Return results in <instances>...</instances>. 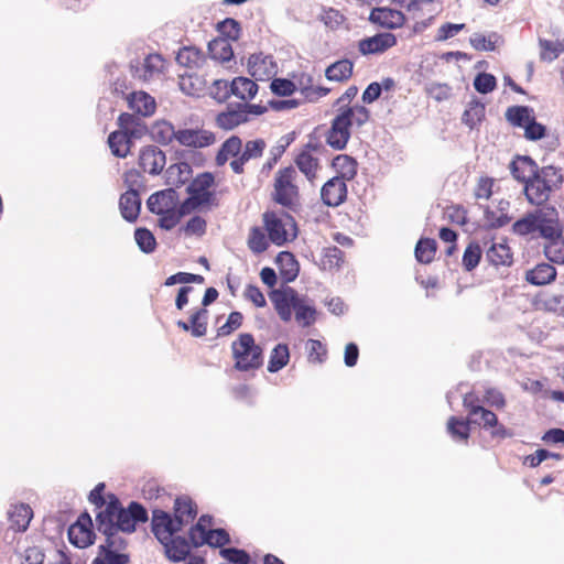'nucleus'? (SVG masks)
Returning a JSON list of instances; mask_svg holds the SVG:
<instances>
[{"instance_id":"38","label":"nucleus","mask_w":564,"mask_h":564,"mask_svg":"<svg viewBox=\"0 0 564 564\" xmlns=\"http://www.w3.org/2000/svg\"><path fill=\"white\" fill-rule=\"evenodd\" d=\"M533 116V109L529 106H511L506 111L508 122L518 128H524Z\"/></svg>"},{"instance_id":"20","label":"nucleus","mask_w":564,"mask_h":564,"mask_svg":"<svg viewBox=\"0 0 564 564\" xmlns=\"http://www.w3.org/2000/svg\"><path fill=\"white\" fill-rule=\"evenodd\" d=\"M263 224L268 237L273 245L282 247L289 241L285 225L273 212H265L263 214Z\"/></svg>"},{"instance_id":"21","label":"nucleus","mask_w":564,"mask_h":564,"mask_svg":"<svg viewBox=\"0 0 564 564\" xmlns=\"http://www.w3.org/2000/svg\"><path fill=\"white\" fill-rule=\"evenodd\" d=\"M275 263L284 283L288 284L296 280L300 273V263L291 251L279 252Z\"/></svg>"},{"instance_id":"45","label":"nucleus","mask_w":564,"mask_h":564,"mask_svg":"<svg viewBox=\"0 0 564 564\" xmlns=\"http://www.w3.org/2000/svg\"><path fill=\"white\" fill-rule=\"evenodd\" d=\"M216 30L220 34L219 37H225L227 42L238 41L241 35V25L234 18H226L216 24Z\"/></svg>"},{"instance_id":"25","label":"nucleus","mask_w":564,"mask_h":564,"mask_svg":"<svg viewBox=\"0 0 564 564\" xmlns=\"http://www.w3.org/2000/svg\"><path fill=\"white\" fill-rule=\"evenodd\" d=\"M161 544L165 547L166 557L172 562L184 561L191 552L188 541L184 536L170 538Z\"/></svg>"},{"instance_id":"10","label":"nucleus","mask_w":564,"mask_h":564,"mask_svg":"<svg viewBox=\"0 0 564 564\" xmlns=\"http://www.w3.org/2000/svg\"><path fill=\"white\" fill-rule=\"evenodd\" d=\"M176 141L186 148H206L215 143L216 138L212 131L202 128H181L176 130Z\"/></svg>"},{"instance_id":"31","label":"nucleus","mask_w":564,"mask_h":564,"mask_svg":"<svg viewBox=\"0 0 564 564\" xmlns=\"http://www.w3.org/2000/svg\"><path fill=\"white\" fill-rule=\"evenodd\" d=\"M173 516L186 525L197 516V507L189 497H177L174 501Z\"/></svg>"},{"instance_id":"54","label":"nucleus","mask_w":564,"mask_h":564,"mask_svg":"<svg viewBox=\"0 0 564 564\" xmlns=\"http://www.w3.org/2000/svg\"><path fill=\"white\" fill-rule=\"evenodd\" d=\"M473 85L477 93L486 95L496 89L497 78L490 73L480 72L475 76Z\"/></svg>"},{"instance_id":"30","label":"nucleus","mask_w":564,"mask_h":564,"mask_svg":"<svg viewBox=\"0 0 564 564\" xmlns=\"http://www.w3.org/2000/svg\"><path fill=\"white\" fill-rule=\"evenodd\" d=\"M9 520L11 527L17 531H25L29 528L30 521L33 517V511L29 505L20 503L14 506L9 512Z\"/></svg>"},{"instance_id":"51","label":"nucleus","mask_w":564,"mask_h":564,"mask_svg":"<svg viewBox=\"0 0 564 564\" xmlns=\"http://www.w3.org/2000/svg\"><path fill=\"white\" fill-rule=\"evenodd\" d=\"M467 421L470 422V425L475 424L484 430H489V426L496 423V413L481 406L480 409L473 410Z\"/></svg>"},{"instance_id":"4","label":"nucleus","mask_w":564,"mask_h":564,"mask_svg":"<svg viewBox=\"0 0 564 564\" xmlns=\"http://www.w3.org/2000/svg\"><path fill=\"white\" fill-rule=\"evenodd\" d=\"M296 175L295 169L290 165L278 171L274 181V195L273 199L276 204L291 208L294 204V198L299 196V188L293 183Z\"/></svg>"},{"instance_id":"40","label":"nucleus","mask_w":564,"mask_h":564,"mask_svg":"<svg viewBox=\"0 0 564 564\" xmlns=\"http://www.w3.org/2000/svg\"><path fill=\"white\" fill-rule=\"evenodd\" d=\"M538 177L553 192L558 189L564 182V174L561 169L553 165L538 167Z\"/></svg>"},{"instance_id":"36","label":"nucleus","mask_w":564,"mask_h":564,"mask_svg":"<svg viewBox=\"0 0 564 564\" xmlns=\"http://www.w3.org/2000/svg\"><path fill=\"white\" fill-rule=\"evenodd\" d=\"M210 58L221 63L229 62L234 57L231 44L225 37H217L208 43Z\"/></svg>"},{"instance_id":"57","label":"nucleus","mask_w":564,"mask_h":564,"mask_svg":"<svg viewBox=\"0 0 564 564\" xmlns=\"http://www.w3.org/2000/svg\"><path fill=\"white\" fill-rule=\"evenodd\" d=\"M270 89L275 96L289 97L296 90V85L291 79L276 77L271 80Z\"/></svg>"},{"instance_id":"46","label":"nucleus","mask_w":564,"mask_h":564,"mask_svg":"<svg viewBox=\"0 0 564 564\" xmlns=\"http://www.w3.org/2000/svg\"><path fill=\"white\" fill-rule=\"evenodd\" d=\"M499 41H501V36L496 32H491L487 37L481 33H474L469 39L475 50L486 52L495 51Z\"/></svg>"},{"instance_id":"2","label":"nucleus","mask_w":564,"mask_h":564,"mask_svg":"<svg viewBox=\"0 0 564 564\" xmlns=\"http://www.w3.org/2000/svg\"><path fill=\"white\" fill-rule=\"evenodd\" d=\"M117 123L119 130L112 131L107 142L111 153L123 159L129 154L133 141L145 135L149 129L139 116L129 112L120 113Z\"/></svg>"},{"instance_id":"28","label":"nucleus","mask_w":564,"mask_h":564,"mask_svg":"<svg viewBox=\"0 0 564 564\" xmlns=\"http://www.w3.org/2000/svg\"><path fill=\"white\" fill-rule=\"evenodd\" d=\"M485 104L477 97H473L462 116V122L473 130L485 119Z\"/></svg>"},{"instance_id":"33","label":"nucleus","mask_w":564,"mask_h":564,"mask_svg":"<svg viewBox=\"0 0 564 564\" xmlns=\"http://www.w3.org/2000/svg\"><path fill=\"white\" fill-rule=\"evenodd\" d=\"M354 64L344 58L330 64L325 70V77L332 82H344L351 77Z\"/></svg>"},{"instance_id":"37","label":"nucleus","mask_w":564,"mask_h":564,"mask_svg":"<svg viewBox=\"0 0 564 564\" xmlns=\"http://www.w3.org/2000/svg\"><path fill=\"white\" fill-rule=\"evenodd\" d=\"M437 242L433 238H420L414 249V256L420 263H431L435 257Z\"/></svg>"},{"instance_id":"61","label":"nucleus","mask_w":564,"mask_h":564,"mask_svg":"<svg viewBox=\"0 0 564 564\" xmlns=\"http://www.w3.org/2000/svg\"><path fill=\"white\" fill-rule=\"evenodd\" d=\"M339 109H350L349 122L357 127H362L370 119V111L362 105L343 106Z\"/></svg>"},{"instance_id":"49","label":"nucleus","mask_w":564,"mask_h":564,"mask_svg":"<svg viewBox=\"0 0 564 564\" xmlns=\"http://www.w3.org/2000/svg\"><path fill=\"white\" fill-rule=\"evenodd\" d=\"M539 45L541 48L540 57L546 62H553L564 51V45L558 41L540 39Z\"/></svg>"},{"instance_id":"47","label":"nucleus","mask_w":564,"mask_h":564,"mask_svg":"<svg viewBox=\"0 0 564 564\" xmlns=\"http://www.w3.org/2000/svg\"><path fill=\"white\" fill-rule=\"evenodd\" d=\"M208 311L206 308H197L189 316L191 334L194 337H203L207 332Z\"/></svg>"},{"instance_id":"50","label":"nucleus","mask_w":564,"mask_h":564,"mask_svg":"<svg viewBox=\"0 0 564 564\" xmlns=\"http://www.w3.org/2000/svg\"><path fill=\"white\" fill-rule=\"evenodd\" d=\"M482 250L477 242H470L463 254L462 263L465 271H473L480 262Z\"/></svg>"},{"instance_id":"60","label":"nucleus","mask_w":564,"mask_h":564,"mask_svg":"<svg viewBox=\"0 0 564 564\" xmlns=\"http://www.w3.org/2000/svg\"><path fill=\"white\" fill-rule=\"evenodd\" d=\"M205 282V279L200 274L189 273V272H177L175 274L170 275L164 281L165 286H172L177 283L188 284V283H196V284H203Z\"/></svg>"},{"instance_id":"32","label":"nucleus","mask_w":564,"mask_h":564,"mask_svg":"<svg viewBox=\"0 0 564 564\" xmlns=\"http://www.w3.org/2000/svg\"><path fill=\"white\" fill-rule=\"evenodd\" d=\"M447 432L455 442L467 443L470 437V422L458 416L447 421Z\"/></svg>"},{"instance_id":"39","label":"nucleus","mask_w":564,"mask_h":564,"mask_svg":"<svg viewBox=\"0 0 564 564\" xmlns=\"http://www.w3.org/2000/svg\"><path fill=\"white\" fill-rule=\"evenodd\" d=\"M295 164L310 182L316 177L319 161L308 151H301L295 158Z\"/></svg>"},{"instance_id":"59","label":"nucleus","mask_w":564,"mask_h":564,"mask_svg":"<svg viewBox=\"0 0 564 564\" xmlns=\"http://www.w3.org/2000/svg\"><path fill=\"white\" fill-rule=\"evenodd\" d=\"M242 322H243L242 313H240L238 311L231 312L229 314L226 323L224 325H221L220 327H218L217 336L224 337V336L230 335L231 333H234L235 330H237L238 328L241 327Z\"/></svg>"},{"instance_id":"35","label":"nucleus","mask_w":564,"mask_h":564,"mask_svg":"<svg viewBox=\"0 0 564 564\" xmlns=\"http://www.w3.org/2000/svg\"><path fill=\"white\" fill-rule=\"evenodd\" d=\"M151 138L162 144L167 145L173 140H176V130L171 122L167 121H156L150 129Z\"/></svg>"},{"instance_id":"42","label":"nucleus","mask_w":564,"mask_h":564,"mask_svg":"<svg viewBox=\"0 0 564 564\" xmlns=\"http://www.w3.org/2000/svg\"><path fill=\"white\" fill-rule=\"evenodd\" d=\"M237 93L239 90H237L236 86H232V80L216 79L210 87V96L218 102L227 101L230 96L238 95Z\"/></svg>"},{"instance_id":"56","label":"nucleus","mask_w":564,"mask_h":564,"mask_svg":"<svg viewBox=\"0 0 564 564\" xmlns=\"http://www.w3.org/2000/svg\"><path fill=\"white\" fill-rule=\"evenodd\" d=\"M219 554L223 558L232 564H250L251 562L250 554L243 549L223 547L220 549Z\"/></svg>"},{"instance_id":"26","label":"nucleus","mask_w":564,"mask_h":564,"mask_svg":"<svg viewBox=\"0 0 564 564\" xmlns=\"http://www.w3.org/2000/svg\"><path fill=\"white\" fill-rule=\"evenodd\" d=\"M486 261L494 267H510L513 262V253L506 242L492 243L486 251Z\"/></svg>"},{"instance_id":"52","label":"nucleus","mask_w":564,"mask_h":564,"mask_svg":"<svg viewBox=\"0 0 564 564\" xmlns=\"http://www.w3.org/2000/svg\"><path fill=\"white\" fill-rule=\"evenodd\" d=\"M118 532L119 531H112L111 534H105V543L100 544L98 546V550L105 553H123L122 551L126 550L128 546V541L124 538L118 535Z\"/></svg>"},{"instance_id":"62","label":"nucleus","mask_w":564,"mask_h":564,"mask_svg":"<svg viewBox=\"0 0 564 564\" xmlns=\"http://www.w3.org/2000/svg\"><path fill=\"white\" fill-rule=\"evenodd\" d=\"M426 94L438 102L449 99L452 87L445 83H431L425 87Z\"/></svg>"},{"instance_id":"34","label":"nucleus","mask_w":564,"mask_h":564,"mask_svg":"<svg viewBox=\"0 0 564 564\" xmlns=\"http://www.w3.org/2000/svg\"><path fill=\"white\" fill-rule=\"evenodd\" d=\"M290 361V349L284 343H280L273 347L268 362V371L271 373L279 372Z\"/></svg>"},{"instance_id":"1","label":"nucleus","mask_w":564,"mask_h":564,"mask_svg":"<svg viewBox=\"0 0 564 564\" xmlns=\"http://www.w3.org/2000/svg\"><path fill=\"white\" fill-rule=\"evenodd\" d=\"M511 230L520 237L531 236L546 241L558 239L564 231V226L556 207L544 205L527 212L512 224Z\"/></svg>"},{"instance_id":"7","label":"nucleus","mask_w":564,"mask_h":564,"mask_svg":"<svg viewBox=\"0 0 564 564\" xmlns=\"http://www.w3.org/2000/svg\"><path fill=\"white\" fill-rule=\"evenodd\" d=\"M67 536L70 544L78 549H85L94 544L96 534L90 514L85 511L70 524L67 530Z\"/></svg>"},{"instance_id":"24","label":"nucleus","mask_w":564,"mask_h":564,"mask_svg":"<svg viewBox=\"0 0 564 564\" xmlns=\"http://www.w3.org/2000/svg\"><path fill=\"white\" fill-rule=\"evenodd\" d=\"M192 172V166L187 162L171 164L164 174L165 184L176 189L188 181Z\"/></svg>"},{"instance_id":"11","label":"nucleus","mask_w":564,"mask_h":564,"mask_svg":"<svg viewBox=\"0 0 564 564\" xmlns=\"http://www.w3.org/2000/svg\"><path fill=\"white\" fill-rule=\"evenodd\" d=\"M348 188L341 177L329 178L321 188V199L328 207H337L347 199Z\"/></svg>"},{"instance_id":"41","label":"nucleus","mask_w":564,"mask_h":564,"mask_svg":"<svg viewBox=\"0 0 564 564\" xmlns=\"http://www.w3.org/2000/svg\"><path fill=\"white\" fill-rule=\"evenodd\" d=\"M543 253L552 263L564 264V237L546 240L543 245Z\"/></svg>"},{"instance_id":"43","label":"nucleus","mask_w":564,"mask_h":564,"mask_svg":"<svg viewBox=\"0 0 564 564\" xmlns=\"http://www.w3.org/2000/svg\"><path fill=\"white\" fill-rule=\"evenodd\" d=\"M295 319L303 326L308 327L315 323L316 308L306 303L304 297L300 296V300L294 308Z\"/></svg>"},{"instance_id":"3","label":"nucleus","mask_w":564,"mask_h":564,"mask_svg":"<svg viewBox=\"0 0 564 564\" xmlns=\"http://www.w3.org/2000/svg\"><path fill=\"white\" fill-rule=\"evenodd\" d=\"M235 369L239 371L257 370L263 365V349L256 344L250 333H242L231 344Z\"/></svg>"},{"instance_id":"13","label":"nucleus","mask_w":564,"mask_h":564,"mask_svg":"<svg viewBox=\"0 0 564 564\" xmlns=\"http://www.w3.org/2000/svg\"><path fill=\"white\" fill-rule=\"evenodd\" d=\"M178 199L176 189L169 187L151 194L147 199V208L151 214H162L176 207Z\"/></svg>"},{"instance_id":"16","label":"nucleus","mask_w":564,"mask_h":564,"mask_svg":"<svg viewBox=\"0 0 564 564\" xmlns=\"http://www.w3.org/2000/svg\"><path fill=\"white\" fill-rule=\"evenodd\" d=\"M524 195L531 205L541 207L547 205L552 191L539 177L538 172L530 175V180L524 184Z\"/></svg>"},{"instance_id":"14","label":"nucleus","mask_w":564,"mask_h":564,"mask_svg":"<svg viewBox=\"0 0 564 564\" xmlns=\"http://www.w3.org/2000/svg\"><path fill=\"white\" fill-rule=\"evenodd\" d=\"M369 21L381 28L394 30L404 24L405 17L400 10L388 7H378L370 11Z\"/></svg>"},{"instance_id":"17","label":"nucleus","mask_w":564,"mask_h":564,"mask_svg":"<svg viewBox=\"0 0 564 564\" xmlns=\"http://www.w3.org/2000/svg\"><path fill=\"white\" fill-rule=\"evenodd\" d=\"M239 102H230L227 105L226 110L219 112L216 117V124L218 128L229 131L236 127L249 121L243 108H238Z\"/></svg>"},{"instance_id":"48","label":"nucleus","mask_w":564,"mask_h":564,"mask_svg":"<svg viewBox=\"0 0 564 564\" xmlns=\"http://www.w3.org/2000/svg\"><path fill=\"white\" fill-rule=\"evenodd\" d=\"M134 239L139 249L144 253H152L156 248L154 235L145 227H139L134 230Z\"/></svg>"},{"instance_id":"29","label":"nucleus","mask_w":564,"mask_h":564,"mask_svg":"<svg viewBox=\"0 0 564 564\" xmlns=\"http://www.w3.org/2000/svg\"><path fill=\"white\" fill-rule=\"evenodd\" d=\"M269 65H273L272 56H263L262 53L252 54L248 59V72L252 77L262 79V76H270L272 74Z\"/></svg>"},{"instance_id":"22","label":"nucleus","mask_w":564,"mask_h":564,"mask_svg":"<svg viewBox=\"0 0 564 564\" xmlns=\"http://www.w3.org/2000/svg\"><path fill=\"white\" fill-rule=\"evenodd\" d=\"M511 175L514 180L525 184L530 175L538 172L536 162L529 155H517L509 164Z\"/></svg>"},{"instance_id":"63","label":"nucleus","mask_w":564,"mask_h":564,"mask_svg":"<svg viewBox=\"0 0 564 564\" xmlns=\"http://www.w3.org/2000/svg\"><path fill=\"white\" fill-rule=\"evenodd\" d=\"M265 141L263 139H256L247 141L241 152L242 159L250 161L252 159L261 158L265 149Z\"/></svg>"},{"instance_id":"64","label":"nucleus","mask_w":564,"mask_h":564,"mask_svg":"<svg viewBox=\"0 0 564 564\" xmlns=\"http://www.w3.org/2000/svg\"><path fill=\"white\" fill-rule=\"evenodd\" d=\"M96 528L101 534H111L112 531H116V517L110 513H106L105 510H100L96 514Z\"/></svg>"},{"instance_id":"55","label":"nucleus","mask_w":564,"mask_h":564,"mask_svg":"<svg viewBox=\"0 0 564 564\" xmlns=\"http://www.w3.org/2000/svg\"><path fill=\"white\" fill-rule=\"evenodd\" d=\"M248 247L256 254H260L268 249L269 243L267 237L259 227H252L250 229Z\"/></svg>"},{"instance_id":"12","label":"nucleus","mask_w":564,"mask_h":564,"mask_svg":"<svg viewBox=\"0 0 564 564\" xmlns=\"http://www.w3.org/2000/svg\"><path fill=\"white\" fill-rule=\"evenodd\" d=\"M397 36L390 32L377 33L359 41L358 48L362 55L382 54L397 44Z\"/></svg>"},{"instance_id":"27","label":"nucleus","mask_w":564,"mask_h":564,"mask_svg":"<svg viewBox=\"0 0 564 564\" xmlns=\"http://www.w3.org/2000/svg\"><path fill=\"white\" fill-rule=\"evenodd\" d=\"M332 166L336 170L343 181H351L358 172V163L355 158L348 154H338L333 159Z\"/></svg>"},{"instance_id":"23","label":"nucleus","mask_w":564,"mask_h":564,"mask_svg":"<svg viewBox=\"0 0 564 564\" xmlns=\"http://www.w3.org/2000/svg\"><path fill=\"white\" fill-rule=\"evenodd\" d=\"M556 274V269L551 263L542 262L525 272V281L532 285L541 286L553 282Z\"/></svg>"},{"instance_id":"18","label":"nucleus","mask_w":564,"mask_h":564,"mask_svg":"<svg viewBox=\"0 0 564 564\" xmlns=\"http://www.w3.org/2000/svg\"><path fill=\"white\" fill-rule=\"evenodd\" d=\"M142 200L139 191H127L119 198V210L122 218L133 224L138 220Z\"/></svg>"},{"instance_id":"44","label":"nucleus","mask_w":564,"mask_h":564,"mask_svg":"<svg viewBox=\"0 0 564 564\" xmlns=\"http://www.w3.org/2000/svg\"><path fill=\"white\" fill-rule=\"evenodd\" d=\"M232 86H236L238 95L235 97L241 100H251L256 97L259 90V86L256 82L248 77L239 76L232 79Z\"/></svg>"},{"instance_id":"53","label":"nucleus","mask_w":564,"mask_h":564,"mask_svg":"<svg viewBox=\"0 0 564 564\" xmlns=\"http://www.w3.org/2000/svg\"><path fill=\"white\" fill-rule=\"evenodd\" d=\"M200 61L202 52L193 46L182 47L176 55V62L185 67L197 66Z\"/></svg>"},{"instance_id":"6","label":"nucleus","mask_w":564,"mask_h":564,"mask_svg":"<svg viewBox=\"0 0 564 564\" xmlns=\"http://www.w3.org/2000/svg\"><path fill=\"white\" fill-rule=\"evenodd\" d=\"M184 527L178 518L162 509L152 510L151 531L160 543L169 540Z\"/></svg>"},{"instance_id":"58","label":"nucleus","mask_w":564,"mask_h":564,"mask_svg":"<svg viewBox=\"0 0 564 564\" xmlns=\"http://www.w3.org/2000/svg\"><path fill=\"white\" fill-rule=\"evenodd\" d=\"M129 562L130 555L128 553H105L98 550V554L93 560L91 564H128Z\"/></svg>"},{"instance_id":"15","label":"nucleus","mask_w":564,"mask_h":564,"mask_svg":"<svg viewBox=\"0 0 564 564\" xmlns=\"http://www.w3.org/2000/svg\"><path fill=\"white\" fill-rule=\"evenodd\" d=\"M165 163V153L155 145H147L140 152L139 165L151 175H159Z\"/></svg>"},{"instance_id":"5","label":"nucleus","mask_w":564,"mask_h":564,"mask_svg":"<svg viewBox=\"0 0 564 564\" xmlns=\"http://www.w3.org/2000/svg\"><path fill=\"white\" fill-rule=\"evenodd\" d=\"M350 109H338L326 134V143L335 150H344L350 139Z\"/></svg>"},{"instance_id":"8","label":"nucleus","mask_w":564,"mask_h":564,"mask_svg":"<svg viewBox=\"0 0 564 564\" xmlns=\"http://www.w3.org/2000/svg\"><path fill=\"white\" fill-rule=\"evenodd\" d=\"M269 297L279 317L285 323L290 322L292 318V312L300 300L297 291L291 286L273 289L269 293Z\"/></svg>"},{"instance_id":"9","label":"nucleus","mask_w":564,"mask_h":564,"mask_svg":"<svg viewBox=\"0 0 564 564\" xmlns=\"http://www.w3.org/2000/svg\"><path fill=\"white\" fill-rule=\"evenodd\" d=\"M215 184V176L212 172L199 173L186 187L188 195L195 196L198 204L212 206L215 204L216 195L209 188Z\"/></svg>"},{"instance_id":"19","label":"nucleus","mask_w":564,"mask_h":564,"mask_svg":"<svg viewBox=\"0 0 564 564\" xmlns=\"http://www.w3.org/2000/svg\"><path fill=\"white\" fill-rule=\"evenodd\" d=\"M128 107L134 115L150 117L155 112V99L145 91H132L126 96Z\"/></svg>"}]
</instances>
